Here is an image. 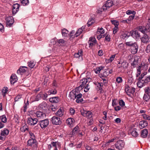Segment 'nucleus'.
Segmentation results:
<instances>
[{
    "label": "nucleus",
    "instance_id": "obj_46",
    "mask_svg": "<svg viewBox=\"0 0 150 150\" xmlns=\"http://www.w3.org/2000/svg\"><path fill=\"white\" fill-rule=\"evenodd\" d=\"M21 1L22 4L23 6L27 5L29 3V1L28 0H21Z\"/></svg>",
    "mask_w": 150,
    "mask_h": 150
},
{
    "label": "nucleus",
    "instance_id": "obj_8",
    "mask_svg": "<svg viewBox=\"0 0 150 150\" xmlns=\"http://www.w3.org/2000/svg\"><path fill=\"white\" fill-rule=\"evenodd\" d=\"M6 26L11 27L14 22L13 18L11 16L7 17L6 19Z\"/></svg>",
    "mask_w": 150,
    "mask_h": 150
},
{
    "label": "nucleus",
    "instance_id": "obj_32",
    "mask_svg": "<svg viewBox=\"0 0 150 150\" xmlns=\"http://www.w3.org/2000/svg\"><path fill=\"white\" fill-rule=\"evenodd\" d=\"M83 55V51L81 50H79L77 53H75L74 55V57L76 58H78L80 57H82Z\"/></svg>",
    "mask_w": 150,
    "mask_h": 150
},
{
    "label": "nucleus",
    "instance_id": "obj_55",
    "mask_svg": "<svg viewBox=\"0 0 150 150\" xmlns=\"http://www.w3.org/2000/svg\"><path fill=\"white\" fill-rule=\"evenodd\" d=\"M81 112L82 115L83 116L86 117V115L88 112V111L85 110L84 109H83L81 110Z\"/></svg>",
    "mask_w": 150,
    "mask_h": 150
},
{
    "label": "nucleus",
    "instance_id": "obj_50",
    "mask_svg": "<svg viewBox=\"0 0 150 150\" xmlns=\"http://www.w3.org/2000/svg\"><path fill=\"white\" fill-rule=\"evenodd\" d=\"M93 21V20L92 18L90 19L87 23L88 26L89 27L93 24L94 23Z\"/></svg>",
    "mask_w": 150,
    "mask_h": 150
},
{
    "label": "nucleus",
    "instance_id": "obj_9",
    "mask_svg": "<svg viewBox=\"0 0 150 150\" xmlns=\"http://www.w3.org/2000/svg\"><path fill=\"white\" fill-rule=\"evenodd\" d=\"M128 66V63L127 62L125 61H123L122 63L119 62L117 65V67L118 69H125L127 68Z\"/></svg>",
    "mask_w": 150,
    "mask_h": 150
},
{
    "label": "nucleus",
    "instance_id": "obj_56",
    "mask_svg": "<svg viewBox=\"0 0 150 150\" xmlns=\"http://www.w3.org/2000/svg\"><path fill=\"white\" fill-rule=\"evenodd\" d=\"M143 118L145 120H150V116L149 115L145 114L143 115Z\"/></svg>",
    "mask_w": 150,
    "mask_h": 150
},
{
    "label": "nucleus",
    "instance_id": "obj_44",
    "mask_svg": "<svg viewBox=\"0 0 150 150\" xmlns=\"http://www.w3.org/2000/svg\"><path fill=\"white\" fill-rule=\"evenodd\" d=\"M59 44L61 46H63L65 44L66 41L63 39H60L58 40Z\"/></svg>",
    "mask_w": 150,
    "mask_h": 150
},
{
    "label": "nucleus",
    "instance_id": "obj_14",
    "mask_svg": "<svg viewBox=\"0 0 150 150\" xmlns=\"http://www.w3.org/2000/svg\"><path fill=\"white\" fill-rule=\"evenodd\" d=\"M97 38L98 40L101 39L102 36L103 35V30L102 27L99 28H98L97 31Z\"/></svg>",
    "mask_w": 150,
    "mask_h": 150
},
{
    "label": "nucleus",
    "instance_id": "obj_5",
    "mask_svg": "<svg viewBox=\"0 0 150 150\" xmlns=\"http://www.w3.org/2000/svg\"><path fill=\"white\" fill-rule=\"evenodd\" d=\"M49 121L48 119H45L39 121L38 124L42 129H45L48 125Z\"/></svg>",
    "mask_w": 150,
    "mask_h": 150
},
{
    "label": "nucleus",
    "instance_id": "obj_35",
    "mask_svg": "<svg viewBox=\"0 0 150 150\" xmlns=\"http://www.w3.org/2000/svg\"><path fill=\"white\" fill-rule=\"evenodd\" d=\"M9 131L8 129H4L3 130L1 131V133L3 135L6 136H7L9 134Z\"/></svg>",
    "mask_w": 150,
    "mask_h": 150
},
{
    "label": "nucleus",
    "instance_id": "obj_11",
    "mask_svg": "<svg viewBox=\"0 0 150 150\" xmlns=\"http://www.w3.org/2000/svg\"><path fill=\"white\" fill-rule=\"evenodd\" d=\"M88 43L89 45V47H92L95 45L96 43V41L95 38L93 37H90Z\"/></svg>",
    "mask_w": 150,
    "mask_h": 150
},
{
    "label": "nucleus",
    "instance_id": "obj_4",
    "mask_svg": "<svg viewBox=\"0 0 150 150\" xmlns=\"http://www.w3.org/2000/svg\"><path fill=\"white\" fill-rule=\"evenodd\" d=\"M70 95H73V96H74L75 99H76V103H79L82 102L83 101V98H81L82 96L81 94H76V93H74L73 92H70Z\"/></svg>",
    "mask_w": 150,
    "mask_h": 150
},
{
    "label": "nucleus",
    "instance_id": "obj_21",
    "mask_svg": "<svg viewBox=\"0 0 150 150\" xmlns=\"http://www.w3.org/2000/svg\"><path fill=\"white\" fill-rule=\"evenodd\" d=\"M147 125L148 123L146 121H142L139 123V127L142 129L147 126Z\"/></svg>",
    "mask_w": 150,
    "mask_h": 150
},
{
    "label": "nucleus",
    "instance_id": "obj_37",
    "mask_svg": "<svg viewBox=\"0 0 150 150\" xmlns=\"http://www.w3.org/2000/svg\"><path fill=\"white\" fill-rule=\"evenodd\" d=\"M8 91V88H4L2 90V94L4 97Z\"/></svg>",
    "mask_w": 150,
    "mask_h": 150
},
{
    "label": "nucleus",
    "instance_id": "obj_15",
    "mask_svg": "<svg viewBox=\"0 0 150 150\" xmlns=\"http://www.w3.org/2000/svg\"><path fill=\"white\" fill-rule=\"evenodd\" d=\"M95 84L97 86V89L98 90V93L100 94L102 93L103 83H99L97 82Z\"/></svg>",
    "mask_w": 150,
    "mask_h": 150
},
{
    "label": "nucleus",
    "instance_id": "obj_36",
    "mask_svg": "<svg viewBox=\"0 0 150 150\" xmlns=\"http://www.w3.org/2000/svg\"><path fill=\"white\" fill-rule=\"evenodd\" d=\"M113 72V70L112 69H111L110 70H106L105 71H104V76H108L109 74H112Z\"/></svg>",
    "mask_w": 150,
    "mask_h": 150
},
{
    "label": "nucleus",
    "instance_id": "obj_2",
    "mask_svg": "<svg viewBox=\"0 0 150 150\" xmlns=\"http://www.w3.org/2000/svg\"><path fill=\"white\" fill-rule=\"evenodd\" d=\"M125 145V143L123 140H119L116 142L115 146L117 149L121 150L124 147Z\"/></svg>",
    "mask_w": 150,
    "mask_h": 150
},
{
    "label": "nucleus",
    "instance_id": "obj_52",
    "mask_svg": "<svg viewBox=\"0 0 150 150\" xmlns=\"http://www.w3.org/2000/svg\"><path fill=\"white\" fill-rule=\"evenodd\" d=\"M28 127L26 125L23 126L21 129V131L23 132H25L26 130H28Z\"/></svg>",
    "mask_w": 150,
    "mask_h": 150
},
{
    "label": "nucleus",
    "instance_id": "obj_16",
    "mask_svg": "<svg viewBox=\"0 0 150 150\" xmlns=\"http://www.w3.org/2000/svg\"><path fill=\"white\" fill-rule=\"evenodd\" d=\"M140 38L141 41L143 43H146L150 41V38L146 34H144L143 36Z\"/></svg>",
    "mask_w": 150,
    "mask_h": 150
},
{
    "label": "nucleus",
    "instance_id": "obj_22",
    "mask_svg": "<svg viewBox=\"0 0 150 150\" xmlns=\"http://www.w3.org/2000/svg\"><path fill=\"white\" fill-rule=\"evenodd\" d=\"M17 78L16 74H12L10 78V81L11 84H13L17 81Z\"/></svg>",
    "mask_w": 150,
    "mask_h": 150
},
{
    "label": "nucleus",
    "instance_id": "obj_41",
    "mask_svg": "<svg viewBox=\"0 0 150 150\" xmlns=\"http://www.w3.org/2000/svg\"><path fill=\"white\" fill-rule=\"evenodd\" d=\"M68 32V31L65 29H64L62 30V34L63 36L64 37H66L67 36Z\"/></svg>",
    "mask_w": 150,
    "mask_h": 150
},
{
    "label": "nucleus",
    "instance_id": "obj_13",
    "mask_svg": "<svg viewBox=\"0 0 150 150\" xmlns=\"http://www.w3.org/2000/svg\"><path fill=\"white\" fill-rule=\"evenodd\" d=\"M47 97V94L46 93H42V92H40L37 96L35 98L36 100L38 101L40 98H42L43 100H45Z\"/></svg>",
    "mask_w": 150,
    "mask_h": 150
},
{
    "label": "nucleus",
    "instance_id": "obj_59",
    "mask_svg": "<svg viewBox=\"0 0 150 150\" xmlns=\"http://www.w3.org/2000/svg\"><path fill=\"white\" fill-rule=\"evenodd\" d=\"M146 32H150V24H148L145 27Z\"/></svg>",
    "mask_w": 150,
    "mask_h": 150
},
{
    "label": "nucleus",
    "instance_id": "obj_12",
    "mask_svg": "<svg viewBox=\"0 0 150 150\" xmlns=\"http://www.w3.org/2000/svg\"><path fill=\"white\" fill-rule=\"evenodd\" d=\"M43 111H38L36 112L35 115L38 119H43L45 117V114Z\"/></svg>",
    "mask_w": 150,
    "mask_h": 150
},
{
    "label": "nucleus",
    "instance_id": "obj_39",
    "mask_svg": "<svg viewBox=\"0 0 150 150\" xmlns=\"http://www.w3.org/2000/svg\"><path fill=\"white\" fill-rule=\"evenodd\" d=\"M131 134L132 136L134 137H137L138 135L137 132L136 131V128L134 129L131 132Z\"/></svg>",
    "mask_w": 150,
    "mask_h": 150
},
{
    "label": "nucleus",
    "instance_id": "obj_18",
    "mask_svg": "<svg viewBox=\"0 0 150 150\" xmlns=\"http://www.w3.org/2000/svg\"><path fill=\"white\" fill-rule=\"evenodd\" d=\"M37 145L36 140L35 139H30L28 141L27 145L29 146H36Z\"/></svg>",
    "mask_w": 150,
    "mask_h": 150
},
{
    "label": "nucleus",
    "instance_id": "obj_20",
    "mask_svg": "<svg viewBox=\"0 0 150 150\" xmlns=\"http://www.w3.org/2000/svg\"><path fill=\"white\" fill-rule=\"evenodd\" d=\"M131 35L133 38H137L140 37L139 33L137 30L133 31L131 33Z\"/></svg>",
    "mask_w": 150,
    "mask_h": 150
},
{
    "label": "nucleus",
    "instance_id": "obj_27",
    "mask_svg": "<svg viewBox=\"0 0 150 150\" xmlns=\"http://www.w3.org/2000/svg\"><path fill=\"white\" fill-rule=\"evenodd\" d=\"M145 67H147V66L146 64H144L143 65L142 64H141V65L139 66V67L137 68V74H141V70L143 69ZM146 68V67L145 68Z\"/></svg>",
    "mask_w": 150,
    "mask_h": 150
},
{
    "label": "nucleus",
    "instance_id": "obj_26",
    "mask_svg": "<svg viewBox=\"0 0 150 150\" xmlns=\"http://www.w3.org/2000/svg\"><path fill=\"white\" fill-rule=\"evenodd\" d=\"M137 30L141 32L144 34H145L146 32L145 27L139 26L137 28Z\"/></svg>",
    "mask_w": 150,
    "mask_h": 150
},
{
    "label": "nucleus",
    "instance_id": "obj_42",
    "mask_svg": "<svg viewBox=\"0 0 150 150\" xmlns=\"http://www.w3.org/2000/svg\"><path fill=\"white\" fill-rule=\"evenodd\" d=\"M57 92V91L55 89L49 90L48 92V93L49 95L55 94H56Z\"/></svg>",
    "mask_w": 150,
    "mask_h": 150
},
{
    "label": "nucleus",
    "instance_id": "obj_17",
    "mask_svg": "<svg viewBox=\"0 0 150 150\" xmlns=\"http://www.w3.org/2000/svg\"><path fill=\"white\" fill-rule=\"evenodd\" d=\"M19 7V4L17 3L13 4L12 11L13 14H15L18 11Z\"/></svg>",
    "mask_w": 150,
    "mask_h": 150
},
{
    "label": "nucleus",
    "instance_id": "obj_29",
    "mask_svg": "<svg viewBox=\"0 0 150 150\" xmlns=\"http://www.w3.org/2000/svg\"><path fill=\"white\" fill-rule=\"evenodd\" d=\"M148 131L147 129H144L141 131V136L142 137L146 138L147 136Z\"/></svg>",
    "mask_w": 150,
    "mask_h": 150
},
{
    "label": "nucleus",
    "instance_id": "obj_31",
    "mask_svg": "<svg viewBox=\"0 0 150 150\" xmlns=\"http://www.w3.org/2000/svg\"><path fill=\"white\" fill-rule=\"evenodd\" d=\"M79 127L77 126L74 128L72 131V134L73 135H76L79 133Z\"/></svg>",
    "mask_w": 150,
    "mask_h": 150
},
{
    "label": "nucleus",
    "instance_id": "obj_1",
    "mask_svg": "<svg viewBox=\"0 0 150 150\" xmlns=\"http://www.w3.org/2000/svg\"><path fill=\"white\" fill-rule=\"evenodd\" d=\"M91 79L89 78L88 79L84 78L81 80L79 83L80 86L78 87V88L81 90L84 88V91L85 92L88 91L90 88L89 83L91 81Z\"/></svg>",
    "mask_w": 150,
    "mask_h": 150
},
{
    "label": "nucleus",
    "instance_id": "obj_53",
    "mask_svg": "<svg viewBox=\"0 0 150 150\" xmlns=\"http://www.w3.org/2000/svg\"><path fill=\"white\" fill-rule=\"evenodd\" d=\"M85 117L88 118H91L92 117V113L91 111H88Z\"/></svg>",
    "mask_w": 150,
    "mask_h": 150
},
{
    "label": "nucleus",
    "instance_id": "obj_28",
    "mask_svg": "<svg viewBox=\"0 0 150 150\" xmlns=\"http://www.w3.org/2000/svg\"><path fill=\"white\" fill-rule=\"evenodd\" d=\"M75 120L73 118H69L66 121V123L69 125L70 126L72 127L73 124L74 123Z\"/></svg>",
    "mask_w": 150,
    "mask_h": 150
},
{
    "label": "nucleus",
    "instance_id": "obj_48",
    "mask_svg": "<svg viewBox=\"0 0 150 150\" xmlns=\"http://www.w3.org/2000/svg\"><path fill=\"white\" fill-rule=\"evenodd\" d=\"M0 118L1 119L2 122H3L5 123L7 121V119L5 115L0 116Z\"/></svg>",
    "mask_w": 150,
    "mask_h": 150
},
{
    "label": "nucleus",
    "instance_id": "obj_57",
    "mask_svg": "<svg viewBox=\"0 0 150 150\" xmlns=\"http://www.w3.org/2000/svg\"><path fill=\"white\" fill-rule=\"evenodd\" d=\"M116 81L118 83H121L122 81V78L120 77H118L116 79Z\"/></svg>",
    "mask_w": 150,
    "mask_h": 150
},
{
    "label": "nucleus",
    "instance_id": "obj_43",
    "mask_svg": "<svg viewBox=\"0 0 150 150\" xmlns=\"http://www.w3.org/2000/svg\"><path fill=\"white\" fill-rule=\"evenodd\" d=\"M111 22L112 24H113L115 26H118L119 25V22L115 20H111Z\"/></svg>",
    "mask_w": 150,
    "mask_h": 150
},
{
    "label": "nucleus",
    "instance_id": "obj_24",
    "mask_svg": "<svg viewBox=\"0 0 150 150\" xmlns=\"http://www.w3.org/2000/svg\"><path fill=\"white\" fill-rule=\"evenodd\" d=\"M24 68H28L27 67L25 66L21 67L17 71V73L19 74H21L22 73L25 72L26 70L24 69Z\"/></svg>",
    "mask_w": 150,
    "mask_h": 150
},
{
    "label": "nucleus",
    "instance_id": "obj_58",
    "mask_svg": "<svg viewBox=\"0 0 150 150\" xmlns=\"http://www.w3.org/2000/svg\"><path fill=\"white\" fill-rule=\"evenodd\" d=\"M110 35H107L106 36H105V41H107L109 42L110 41Z\"/></svg>",
    "mask_w": 150,
    "mask_h": 150
},
{
    "label": "nucleus",
    "instance_id": "obj_10",
    "mask_svg": "<svg viewBox=\"0 0 150 150\" xmlns=\"http://www.w3.org/2000/svg\"><path fill=\"white\" fill-rule=\"evenodd\" d=\"M52 121L53 124L56 125H59L61 123L60 118L55 116L52 118Z\"/></svg>",
    "mask_w": 150,
    "mask_h": 150
},
{
    "label": "nucleus",
    "instance_id": "obj_25",
    "mask_svg": "<svg viewBox=\"0 0 150 150\" xmlns=\"http://www.w3.org/2000/svg\"><path fill=\"white\" fill-rule=\"evenodd\" d=\"M39 106L42 111L45 112L47 108V104L46 103L43 102Z\"/></svg>",
    "mask_w": 150,
    "mask_h": 150
},
{
    "label": "nucleus",
    "instance_id": "obj_40",
    "mask_svg": "<svg viewBox=\"0 0 150 150\" xmlns=\"http://www.w3.org/2000/svg\"><path fill=\"white\" fill-rule=\"evenodd\" d=\"M135 57L134 58V61H133L132 63L131 64V65L133 66V67H136V66L138 65V61L137 59H136Z\"/></svg>",
    "mask_w": 150,
    "mask_h": 150
},
{
    "label": "nucleus",
    "instance_id": "obj_54",
    "mask_svg": "<svg viewBox=\"0 0 150 150\" xmlns=\"http://www.w3.org/2000/svg\"><path fill=\"white\" fill-rule=\"evenodd\" d=\"M144 91L146 94L149 95L150 94V88L149 87H146L144 89Z\"/></svg>",
    "mask_w": 150,
    "mask_h": 150
},
{
    "label": "nucleus",
    "instance_id": "obj_3",
    "mask_svg": "<svg viewBox=\"0 0 150 150\" xmlns=\"http://www.w3.org/2000/svg\"><path fill=\"white\" fill-rule=\"evenodd\" d=\"M125 90L126 93L129 96L130 95L131 93H134L135 91L134 88L130 87L127 85H125Z\"/></svg>",
    "mask_w": 150,
    "mask_h": 150
},
{
    "label": "nucleus",
    "instance_id": "obj_61",
    "mask_svg": "<svg viewBox=\"0 0 150 150\" xmlns=\"http://www.w3.org/2000/svg\"><path fill=\"white\" fill-rule=\"evenodd\" d=\"M103 8H99L97 10V12L99 14H102V13L103 11Z\"/></svg>",
    "mask_w": 150,
    "mask_h": 150
},
{
    "label": "nucleus",
    "instance_id": "obj_33",
    "mask_svg": "<svg viewBox=\"0 0 150 150\" xmlns=\"http://www.w3.org/2000/svg\"><path fill=\"white\" fill-rule=\"evenodd\" d=\"M63 112L62 111V109L60 108L55 113V115L58 116L62 117L63 115Z\"/></svg>",
    "mask_w": 150,
    "mask_h": 150
},
{
    "label": "nucleus",
    "instance_id": "obj_49",
    "mask_svg": "<svg viewBox=\"0 0 150 150\" xmlns=\"http://www.w3.org/2000/svg\"><path fill=\"white\" fill-rule=\"evenodd\" d=\"M103 67L100 66V67L97 68L95 69V72L96 74H98L100 73V71L103 69Z\"/></svg>",
    "mask_w": 150,
    "mask_h": 150
},
{
    "label": "nucleus",
    "instance_id": "obj_38",
    "mask_svg": "<svg viewBox=\"0 0 150 150\" xmlns=\"http://www.w3.org/2000/svg\"><path fill=\"white\" fill-rule=\"evenodd\" d=\"M28 66L30 68H33L35 64V63L33 61H30L28 63Z\"/></svg>",
    "mask_w": 150,
    "mask_h": 150
},
{
    "label": "nucleus",
    "instance_id": "obj_34",
    "mask_svg": "<svg viewBox=\"0 0 150 150\" xmlns=\"http://www.w3.org/2000/svg\"><path fill=\"white\" fill-rule=\"evenodd\" d=\"M135 43H136V42H133L132 41L127 42L125 43L127 47H129V48L131 47Z\"/></svg>",
    "mask_w": 150,
    "mask_h": 150
},
{
    "label": "nucleus",
    "instance_id": "obj_60",
    "mask_svg": "<svg viewBox=\"0 0 150 150\" xmlns=\"http://www.w3.org/2000/svg\"><path fill=\"white\" fill-rule=\"evenodd\" d=\"M119 105L122 107H123L125 105V103L122 100H120L119 102Z\"/></svg>",
    "mask_w": 150,
    "mask_h": 150
},
{
    "label": "nucleus",
    "instance_id": "obj_23",
    "mask_svg": "<svg viewBox=\"0 0 150 150\" xmlns=\"http://www.w3.org/2000/svg\"><path fill=\"white\" fill-rule=\"evenodd\" d=\"M85 26H83L81 28H79L74 35V37H77L79 35L82 33L83 30L85 29Z\"/></svg>",
    "mask_w": 150,
    "mask_h": 150
},
{
    "label": "nucleus",
    "instance_id": "obj_7",
    "mask_svg": "<svg viewBox=\"0 0 150 150\" xmlns=\"http://www.w3.org/2000/svg\"><path fill=\"white\" fill-rule=\"evenodd\" d=\"M38 121V119L37 118H32L31 117L28 118L27 123L30 125H34L37 124Z\"/></svg>",
    "mask_w": 150,
    "mask_h": 150
},
{
    "label": "nucleus",
    "instance_id": "obj_47",
    "mask_svg": "<svg viewBox=\"0 0 150 150\" xmlns=\"http://www.w3.org/2000/svg\"><path fill=\"white\" fill-rule=\"evenodd\" d=\"M149 98L150 97L149 96V95L146 94H144L143 97V98L145 101L147 102L149 99Z\"/></svg>",
    "mask_w": 150,
    "mask_h": 150
},
{
    "label": "nucleus",
    "instance_id": "obj_63",
    "mask_svg": "<svg viewBox=\"0 0 150 150\" xmlns=\"http://www.w3.org/2000/svg\"><path fill=\"white\" fill-rule=\"evenodd\" d=\"M21 95H18L14 99L15 101L16 102L19 99H20L21 97Z\"/></svg>",
    "mask_w": 150,
    "mask_h": 150
},
{
    "label": "nucleus",
    "instance_id": "obj_19",
    "mask_svg": "<svg viewBox=\"0 0 150 150\" xmlns=\"http://www.w3.org/2000/svg\"><path fill=\"white\" fill-rule=\"evenodd\" d=\"M129 49L131 50V52L132 54H135L137 52L138 49L137 44L136 43L135 44Z\"/></svg>",
    "mask_w": 150,
    "mask_h": 150
},
{
    "label": "nucleus",
    "instance_id": "obj_51",
    "mask_svg": "<svg viewBox=\"0 0 150 150\" xmlns=\"http://www.w3.org/2000/svg\"><path fill=\"white\" fill-rule=\"evenodd\" d=\"M51 108L52 110L53 111H55L58 108L57 106L54 105H52L51 106Z\"/></svg>",
    "mask_w": 150,
    "mask_h": 150
},
{
    "label": "nucleus",
    "instance_id": "obj_45",
    "mask_svg": "<svg viewBox=\"0 0 150 150\" xmlns=\"http://www.w3.org/2000/svg\"><path fill=\"white\" fill-rule=\"evenodd\" d=\"M144 83V81H142V80H139V81L137 83V85L139 87L141 88L142 87Z\"/></svg>",
    "mask_w": 150,
    "mask_h": 150
},
{
    "label": "nucleus",
    "instance_id": "obj_62",
    "mask_svg": "<svg viewBox=\"0 0 150 150\" xmlns=\"http://www.w3.org/2000/svg\"><path fill=\"white\" fill-rule=\"evenodd\" d=\"M108 79L107 78H104V85L107 86L108 83Z\"/></svg>",
    "mask_w": 150,
    "mask_h": 150
},
{
    "label": "nucleus",
    "instance_id": "obj_64",
    "mask_svg": "<svg viewBox=\"0 0 150 150\" xmlns=\"http://www.w3.org/2000/svg\"><path fill=\"white\" fill-rule=\"evenodd\" d=\"M144 82L147 83L150 81V76L146 77L145 79H144Z\"/></svg>",
    "mask_w": 150,
    "mask_h": 150
},
{
    "label": "nucleus",
    "instance_id": "obj_6",
    "mask_svg": "<svg viewBox=\"0 0 150 150\" xmlns=\"http://www.w3.org/2000/svg\"><path fill=\"white\" fill-rule=\"evenodd\" d=\"M113 4V2L111 0H108L106 1L105 5H104V11L108 10Z\"/></svg>",
    "mask_w": 150,
    "mask_h": 150
},
{
    "label": "nucleus",
    "instance_id": "obj_30",
    "mask_svg": "<svg viewBox=\"0 0 150 150\" xmlns=\"http://www.w3.org/2000/svg\"><path fill=\"white\" fill-rule=\"evenodd\" d=\"M49 101L52 103H57L59 102L58 97H54L51 98L49 99Z\"/></svg>",
    "mask_w": 150,
    "mask_h": 150
}]
</instances>
